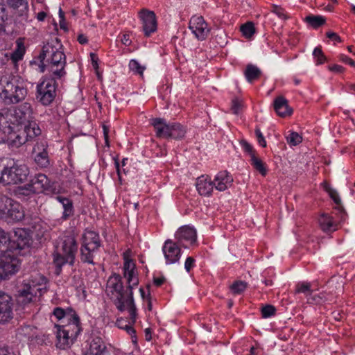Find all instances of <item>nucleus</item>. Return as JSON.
<instances>
[{
    "mask_svg": "<svg viewBox=\"0 0 355 355\" xmlns=\"http://www.w3.org/2000/svg\"><path fill=\"white\" fill-rule=\"evenodd\" d=\"M90 57H91L92 64L93 67L94 69H97L98 67V58L97 55L95 53H91Z\"/></svg>",
    "mask_w": 355,
    "mask_h": 355,
    "instance_id": "obj_57",
    "label": "nucleus"
},
{
    "mask_svg": "<svg viewBox=\"0 0 355 355\" xmlns=\"http://www.w3.org/2000/svg\"><path fill=\"white\" fill-rule=\"evenodd\" d=\"M22 131L24 132L27 141L31 140L41 134V130L34 120L24 123Z\"/></svg>",
    "mask_w": 355,
    "mask_h": 355,
    "instance_id": "obj_30",
    "label": "nucleus"
},
{
    "mask_svg": "<svg viewBox=\"0 0 355 355\" xmlns=\"http://www.w3.org/2000/svg\"><path fill=\"white\" fill-rule=\"evenodd\" d=\"M248 287V284L244 281H235L230 286V289L234 295H240Z\"/></svg>",
    "mask_w": 355,
    "mask_h": 355,
    "instance_id": "obj_39",
    "label": "nucleus"
},
{
    "mask_svg": "<svg viewBox=\"0 0 355 355\" xmlns=\"http://www.w3.org/2000/svg\"><path fill=\"white\" fill-rule=\"evenodd\" d=\"M57 78L51 75L44 76L36 86L35 97L42 105H50L57 95Z\"/></svg>",
    "mask_w": 355,
    "mask_h": 355,
    "instance_id": "obj_7",
    "label": "nucleus"
},
{
    "mask_svg": "<svg viewBox=\"0 0 355 355\" xmlns=\"http://www.w3.org/2000/svg\"><path fill=\"white\" fill-rule=\"evenodd\" d=\"M123 276L127 279L128 290L132 291L134 286L139 284V279L135 270V264L132 260L127 259L123 264Z\"/></svg>",
    "mask_w": 355,
    "mask_h": 355,
    "instance_id": "obj_21",
    "label": "nucleus"
},
{
    "mask_svg": "<svg viewBox=\"0 0 355 355\" xmlns=\"http://www.w3.org/2000/svg\"><path fill=\"white\" fill-rule=\"evenodd\" d=\"M56 200L62 205L63 214L62 218L67 220L69 217L72 216L74 214V208L73 202L71 199L63 196H56Z\"/></svg>",
    "mask_w": 355,
    "mask_h": 355,
    "instance_id": "obj_29",
    "label": "nucleus"
},
{
    "mask_svg": "<svg viewBox=\"0 0 355 355\" xmlns=\"http://www.w3.org/2000/svg\"><path fill=\"white\" fill-rule=\"evenodd\" d=\"M326 35L328 38H329L334 41L338 42H341V39H340V36L334 32H331V31L327 32L326 33Z\"/></svg>",
    "mask_w": 355,
    "mask_h": 355,
    "instance_id": "obj_54",
    "label": "nucleus"
},
{
    "mask_svg": "<svg viewBox=\"0 0 355 355\" xmlns=\"http://www.w3.org/2000/svg\"><path fill=\"white\" fill-rule=\"evenodd\" d=\"M77 40H78V42L81 44H85L88 42L87 37L84 34L78 35Z\"/></svg>",
    "mask_w": 355,
    "mask_h": 355,
    "instance_id": "obj_60",
    "label": "nucleus"
},
{
    "mask_svg": "<svg viewBox=\"0 0 355 355\" xmlns=\"http://www.w3.org/2000/svg\"><path fill=\"white\" fill-rule=\"evenodd\" d=\"M241 144L243 149L245 152L249 153V155L250 156V159H251L252 155H255L254 150H253V147L249 143H248L246 141H242Z\"/></svg>",
    "mask_w": 355,
    "mask_h": 355,
    "instance_id": "obj_50",
    "label": "nucleus"
},
{
    "mask_svg": "<svg viewBox=\"0 0 355 355\" xmlns=\"http://www.w3.org/2000/svg\"><path fill=\"white\" fill-rule=\"evenodd\" d=\"M196 187L198 193L202 196H211L215 188L213 180L208 175H201L198 178Z\"/></svg>",
    "mask_w": 355,
    "mask_h": 355,
    "instance_id": "obj_25",
    "label": "nucleus"
},
{
    "mask_svg": "<svg viewBox=\"0 0 355 355\" xmlns=\"http://www.w3.org/2000/svg\"><path fill=\"white\" fill-rule=\"evenodd\" d=\"M78 246L74 236L71 234L66 235L62 239L60 248L57 247L53 253V263L60 269L66 263L73 265Z\"/></svg>",
    "mask_w": 355,
    "mask_h": 355,
    "instance_id": "obj_5",
    "label": "nucleus"
},
{
    "mask_svg": "<svg viewBox=\"0 0 355 355\" xmlns=\"http://www.w3.org/2000/svg\"><path fill=\"white\" fill-rule=\"evenodd\" d=\"M56 335V347L59 349L69 348L76 340L82 331L80 322H70L65 324H55Z\"/></svg>",
    "mask_w": 355,
    "mask_h": 355,
    "instance_id": "obj_6",
    "label": "nucleus"
},
{
    "mask_svg": "<svg viewBox=\"0 0 355 355\" xmlns=\"http://www.w3.org/2000/svg\"><path fill=\"white\" fill-rule=\"evenodd\" d=\"M340 60L342 62H343L345 63H347V64H349L351 66H355L354 61L352 59H351L350 58H349L348 56L345 55L341 54L340 55Z\"/></svg>",
    "mask_w": 355,
    "mask_h": 355,
    "instance_id": "obj_55",
    "label": "nucleus"
},
{
    "mask_svg": "<svg viewBox=\"0 0 355 355\" xmlns=\"http://www.w3.org/2000/svg\"><path fill=\"white\" fill-rule=\"evenodd\" d=\"M296 293H304L306 296L311 295V284L308 282L298 283L296 286Z\"/></svg>",
    "mask_w": 355,
    "mask_h": 355,
    "instance_id": "obj_43",
    "label": "nucleus"
},
{
    "mask_svg": "<svg viewBox=\"0 0 355 355\" xmlns=\"http://www.w3.org/2000/svg\"><path fill=\"white\" fill-rule=\"evenodd\" d=\"M8 5L16 9L19 7H24L26 8L28 7V2L26 0H7Z\"/></svg>",
    "mask_w": 355,
    "mask_h": 355,
    "instance_id": "obj_47",
    "label": "nucleus"
},
{
    "mask_svg": "<svg viewBox=\"0 0 355 355\" xmlns=\"http://www.w3.org/2000/svg\"><path fill=\"white\" fill-rule=\"evenodd\" d=\"M114 165H115V168H116V173H117V175H118V178H119V180L121 182V174H122V172H123L124 173H125V168H123V170H121V166L120 165V163L119 162V161L114 158Z\"/></svg>",
    "mask_w": 355,
    "mask_h": 355,
    "instance_id": "obj_52",
    "label": "nucleus"
},
{
    "mask_svg": "<svg viewBox=\"0 0 355 355\" xmlns=\"http://www.w3.org/2000/svg\"><path fill=\"white\" fill-rule=\"evenodd\" d=\"M274 109L277 114L282 117L289 116L293 112V110L288 104V101L282 96H277L275 99Z\"/></svg>",
    "mask_w": 355,
    "mask_h": 355,
    "instance_id": "obj_28",
    "label": "nucleus"
},
{
    "mask_svg": "<svg viewBox=\"0 0 355 355\" xmlns=\"http://www.w3.org/2000/svg\"><path fill=\"white\" fill-rule=\"evenodd\" d=\"M37 148L39 149V146L34 148V152L35 153L34 159L37 166L42 168L48 167L50 164L48 152L45 148H43L42 151L37 152Z\"/></svg>",
    "mask_w": 355,
    "mask_h": 355,
    "instance_id": "obj_31",
    "label": "nucleus"
},
{
    "mask_svg": "<svg viewBox=\"0 0 355 355\" xmlns=\"http://www.w3.org/2000/svg\"><path fill=\"white\" fill-rule=\"evenodd\" d=\"M165 280L166 279L164 277H154L153 282L155 286H160L164 284Z\"/></svg>",
    "mask_w": 355,
    "mask_h": 355,
    "instance_id": "obj_58",
    "label": "nucleus"
},
{
    "mask_svg": "<svg viewBox=\"0 0 355 355\" xmlns=\"http://www.w3.org/2000/svg\"><path fill=\"white\" fill-rule=\"evenodd\" d=\"M274 12L276 13V15H278V17L279 18H282V19L286 18V15L284 13V10L279 7H277V6L275 7Z\"/></svg>",
    "mask_w": 355,
    "mask_h": 355,
    "instance_id": "obj_56",
    "label": "nucleus"
},
{
    "mask_svg": "<svg viewBox=\"0 0 355 355\" xmlns=\"http://www.w3.org/2000/svg\"><path fill=\"white\" fill-rule=\"evenodd\" d=\"M151 124L154 127L156 136L159 138L181 139L186 133L185 128L179 123H166L161 118L153 119Z\"/></svg>",
    "mask_w": 355,
    "mask_h": 355,
    "instance_id": "obj_8",
    "label": "nucleus"
},
{
    "mask_svg": "<svg viewBox=\"0 0 355 355\" xmlns=\"http://www.w3.org/2000/svg\"><path fill=\"white\" fill-rule=\"evenodd\" d=\"M329 70L334 72L341 73L343 71V67L340 65L334 64L329 67Z\"/></svg>",
    "mask_w": 355,
    "mask_h": 355,
    "instance_id": "obj_59",
    "label": "nucleus"
},
{
    "mask_svg": "<svg viewBox=\"0 0 355 355\" xmlns=\"http://www.w3.org/2000/svg\"><path fill=\"white\" fill-rule=\"evenodd\" d=\"M255 135H256V137H257V141H258V143L259 144V145L261 146L262 147H266V141L264 137L263 136V134L261 133L260 129L257 128L255 130Z\"/></svg>",
    "mask_w": 355,
    "mask_h": 355,
    "instance_id": "obj_49",
    "label": "nucleus"
},
{
    "mask_svg": "<svg viewBox=\"0 0 355 355\" xmlns=\"http://www.w3.org/2000/svg\"><path fill=\"white\" fill-rule=\"evenodd\" d=\"M175 239L180 245L187 248L196 242V230L189 225L182 226L175 232Z\"/></svg>",
    "mask_w": 355,
    "mask_h": 355,
    "instance_id": "obj_14",
    "label": "nucleus"
},
{
    "mask_svg": "<svg viewBox=\"0 0 355 355\" xmlns=\"http://www.w3.org/2000/svg\"><path fill=\"white\" fill-rule=\"evenodd\" d=\"M196 260L192 257L187 258L184 262V268L189 272L195 266Z\"/></svg>",
    "mask_w": 355,
    "mask_h": 355,
    "instance_id": "obj_48",
    "label": "nucleus"
},
{
    "mask_svg": "<svg viewBox=\"0 0 355 355\" xmlns=\"http://www.w3.org/2000/svg\"><path fill=\"white\" fill-rule=\"evenodd\" d=\"M103 134L105 136V141H106V142H107L109 129L105 125H103Z\"/></svg>",
    "mask_w": 355,
    "mask_h": 355,
    "instance_id": "obj_64",
    "label": "nucleus"
},
{
    "mask_svg": "<svg viewBox=\"0 0 355 355\" xmlns=\"http://www.w3.org/2000/svg\"><path fill=\"white\" fill-rule=\"evenodd\" d=\"M100 245L101 241L98 234L94 231L85 230L82 236L81 261L94 265V253L99 248Z\"/></svg>",
    "mask_w": 355,
    "mask_h": 355,
    "instance_id": "obj_10",
    "label": "nucleus"
},
{
    "mask_svg": "<svg viewBox=\"0 0 355 355\" xmlns=\"http://www.w3.org/2000/svg\"><path fill=\"white\" fill-rule=\"evenodd\" d=\"M106 291L108 295L114 300L117 309L124 311L126 308H130L131 315L134 321V299L132 291H124L121 277L114 274L110 276L107 282Z\"/></svg>",
    "mask_w": 355,
    "mask_h": 355,
    "instance_id": "obj_2",
    "label": "nucleus"
},
{
    "mask_svg": "<svg viewBox=\"0 0 355 355\" xmlns=\"http://www.w3.org/2000/svg\"><path fill=\"white\" fill-rule=\"evenodd\" d=\"M139 15L142 21L144 34L148 37L157 30L155 14L153 11L143 9L139 12Z\"/></svg>",
    "mask_w": 355,
    "mask_h": 355,
    "instance_id": "obj_19",
    "label": "nucleus"
},
{
    "mask_svg": "<svg viewBox=\"0 0 355 355\" xmlns=\"http://www.w3.org/2000/svg\"><path fill=\"white\" fill-rule=\"evenodd\" d=\"M46 279L38 272H35L31 277L24 281L23 284L19 288L17 301L19 303L26 304L32 301L33 297H36L46 291Z\"/></svg>",
    "mask_w": 355,
    "mask_h": 355,
    "instance_id": "obj_4",
    "label": "nucleus"
},
{
    "mask_svg": "<svg viewBox=\"0 0 355 355\" xmlns=\"http://www.w3.org/2000/svg\"><path fill=\"white\" fill-rule=\"evenodd\" d=\"M53 314L58 320H66L67 323L80 322L79 316L72 308L64 309L61 307H56L54 309Z\"/></svg>",
    "mask_w": 355,
    "mask_h": 355,
    "instance_id": "obj_26",
    "label": "nucleus"
},
{
    "mask_svg": "<svg viewBox=\"0 0 355 355\" xmlns=\"http://www.w3.org/2000/svg\"><path fill=\"white\" fill-rule=\"evenodd\" d=\"M18 195L28 196L31 194H35L33 191L31 182L24 186L19 187L17 189Z\"/></svg>",
    "mask_w": 355,
    "mask_h": 355,
    "instance_id": "obj_45",
    "label": "nucleus"
},
{
    "mask_svg": "<svg viewBox=\"0 0 355 355\" xmlns=\"http://www.w3.org/2000/svg\"><path fill=\"white\" fill-rule=\"evenodd\" d=\"M46 15L44 12H40L37 14V19L39 21H43L45 17H46Z\"/></svg>",
    "mask_w": 355,
    "mask_h": 355,
    "instance_id": "obj_63",
    "label": "nucleus"
},
{
    "mask_svg": "<svg viewBox=\"0 0 355 355\" xmlns=\"http://www.w3.org/2000/svg\"><path fill=\"white\" fill-rule=\"evenodd\" d=\"M306 22L314 28H317L325 23V18L321 15H309L305 18Z\"/></svg>",
    "mask_w": 355,
    "mask_h": 355,
    "instance_id": "obj_38",
    "label": "nucleus"
},
{
    "mask_svg": "<svg viewBox=\"0 0 355 355\" xmlns=\"http://www.w3.org/2000/svg\"><path fill=\"white\" fill-rule=\"evenodd\" d=\"M34 193H42L51 190V182L43 173H38L30 181Z\"/></svg>",
    "mask_w": 355,
    "mask_h": 355,
    "instance_id": "obj_22",
    "label": "nucleus"
},
{
    "mask_svg": "<svg viewBox=\"0 0 355 355\" xmlns=\"http://www.w3.org/2000/svg\"><path fill=\"white\" fill-rule=\"evenodd\" d=\"M177 241L167 239L162 247V252L166 259V264L177 263L181 257V249Z\"/></svg>",
    "mask_w": 355,
    "mask_h": 355,
    "instance_id": "obj_16",
    "label": "nucleus"
},
{
    "mask_svg": "<svg viewBox=\"0 0 355 355\" xmlns=\"http://www.w3.org/2000/svg\"><path fill=\"white\" fill-rule=\"evenodd\" d=\"M62 46L58 42L57 46H54L51 43L44 45L42 52L40 55V58L45 62L44 66L41 68V71L44 72L45 70L48 71V75L53 76L58 79L64 78L67 72L64 69L66 66V55L61 50Z\"/></svg>",
    "mask_w": 355,
    "mask_h": 355,
    "instance_id": "obj_1",
    "label": "nucleus"
},
{
    "mask_svg": "<svg viewBox=\"0 0 355 355\" xmlns=\"http://www.w3.org/2000/svg\"><path fill=\"white\" fill-rule=\"evenodd\" d=\"M29 174L26 165L13 159L0 160V183L3 185L17 184L24 182Z\"/></svg>",
    "mask_w": 355,
    "mask_h": 355,
    "instance_id": "obj_3",
    "label": "nucleus"
},
{
    "mask_svg": "<svg viewBox=\"0 0 355 355\" xmlns=\"http://www.w3.org/2000/svg\"><path fill=\"white\" fill-rule=\"evenodd\" d=\"M6 214V217L3 218L2 220H5L8 223L20 221L24 217V212L22 209V207L16 201L12 202L11 205L7 209Z\"/></svg>",
    "mask_w": 355,
    "mask_h": 355,
    "instance_id": "obj_24",
    "label": "nucleus"
},
{
    "mask_svg": "<svg viewBox=\"0 0 355 355\" xmlns=\"http://www.w3.org/2000/svg\"><path fill=\"white\" fill-rule=\"evenodd\" d=\"M14 200L6 196L0 194V218L6 217V211Z\"/></svg>",
    "mask_w": 355,
    "mask_h": 355,
    "instance_id": "obj_36",
    "label": "nucleus"
},
{
    "mask_svg": "<svg viewBox=\"0 0 355 355\" xmlns=\"http://www.w3.org/2000/svg\"><path fill=\"white\" fill-rule=\"evenodd\" d=\"M22 57H23V53L19 51H15L12 56V59L15 61H17L19 60L22 59Z\"/></svg>",
    "mask_w": 355,
    "mask_h": 355,
    "instance_id": "obj_61",
    "label": "nucleus"
},
{
    "mask_svg": "<svg viewBox=\"0 0 355 355\" xmlns=\"http://www.w3.org/2000/svg\"><path fill=\"white\" fill-rule=\"evenodd\" d=\"M18 255L11 252L0 257V280L18 271L20 266Z\"/></svg>",
    "mask_w": 355,
    "mask_h": 355,
    "instance_id": "obj_13",
    "label": "nucleus"
},
{
    "mask_svg": "<svg viewBox=\"0 0 355 355\" xmlns=\"http://www.w3.org/2000/svg\"><path fill=\"white\" fill-rule=\"evenodd\" d=\"M27 95V89L21 81L12 78L8 81L0 92V98L5 104H15L23 101Z\"/></svg>",
    "mask_w": 355,
    "mask_h": 355,
    "instance_id": "obj_9",
    "label": "nucleus"
},
{
    "mask_svg": "<svg viewBox=\"0 0 355 355\" xmlns=\"http://www.w3.org/2000/svg\"><path fill=\"white\" fill-rule=\"evenodd\" d=\"M233 181V177L227 171L218 172L213 180L215 189L219 191H224L230 188Z\"/></svg>",
    "mask_w": 355,
    "mask_h": 355,
    "instance_id": "obj_23",
    "label": "nucleus"
},
{
    "mask_svg": "<svg viewBox=\"0 0 355 355\" xmlns=\"http://www.w3.org/2000/svg\"><path fill=\"white\" fill-rule=\"evenodd\" d=\"M10 241L8 234L0 227V257L12 252Z\"/></svg>",
    "mask_w": 355,
    "mask_h": 355,
    "instance_id": "obj_33",
    "label": "nucleus"
},
{
    "mask_svg": "<svg viewBox=\"0 0 355 355\" xmlns=\"http://www.w3.org/2000/svg\"><path fill=\"white\" fill-rule=\"evenodd\" d=\"M126 310L129 312V319L128 320V324H125V325H122V322H124L123 319H119L116 320V324L117 326L121 328L126 330V331L130 334H135V331L134 328L132 327V325L135 323L137 320V309L135 304L134 305V311H135V318L134 321L132 320V315H131V311L130 308H126Z\"/></svg>",
    "mask_w": 355,
    "mask_h": 355,
    "instance_id": "obj_32",
    "label": "nucleus"
},
{
    "mask_svg": "<svg viewBox=\"0 0 355 355\" xmlns=\"http://www.w3.org/2000/svg\"><path fill=\"white\" fill-rule=\"evenodd\" d=\"M302 141V137L296 132H291L286 136V141L290 146H297Z\"/></svg>",
    "mask_w": 355,
    "mask_h": 355,
    "instance_id": "obj_42",
    "label": "nucleus"
},
{
    "mask_svg": "<svg viewBox=\"0 0 355 355\" xmlns=\"http://www.w3.org/2000/svg\"><path fill=\"white\" fill-rule=\"evenodd\" d=\"M251 165L259 171L263 176H265L267 173V168L265 164L255 155H252L250 159Z\"/></svg>",
    "mask_w": 355,
    "mask_h": 355,
    "instance_id": "obj_37",
    "label": "nucleus"
},
{
    "mask_svg": "<svg viewBox=\"0 0 355 355\" xmlns=\"http://www.w3.org/2000/svg\"><path fill=\"white\" fill-rule=\"evenodd\" d=\"M320 229L326 233H331L338 230V223L328 214H322L318 218Z\"/></svg>",
    "mask_w": 355,
    "mask_h": 355,
    "instance_id": "obj_27",
    "label": "nucleus"
},
{
    "mask_svg": "<svg viewBox=\"0 0 355 355\" xmlns=\"http://www.w3.org/2000/svg\"><path fill=\"white\" fill-rule=\"evenodd\" d=\"M313 56L315 60L316 64H322L326 60V57L324 55L320 46H317L313 51Z\"/></svg>",
    "mask_w": 355,
    "mask_h": 355,
    "instance_id": "obj_44",
    "label": "nucleus"
},
{
    "mask_svg": "<svg viewBox=\"0 0 355 355\" xmlns=\"http://www.w3.org/2000/svg\"><path fill=\"white\" fill-rule=\"evenodd\" d=\"M329 195H330L331 198H332V200H334V202L336 205V207H335V209L337 210V211H338L337 214L340 216V222L345 221L346 219V217H347V214H346L343 205H341V200L340 198V196H339L338 192L335 190H331L329 192Z\"/></svg>",
    "mask_w": 355,
    "mask_h": 355,
    "instance_id": "obj_34",
    "label": "nucleus"
},
{
    "mask_svg": "<svg viewBox=\"0 0 355 355\" xmlns=\"http://www.w3.org/2000/svg\"><path fill=\"white\" fill-rule=\"evenodd\" d=\"M33 109L31 103L25 102L21 104L17 108L14 110V113L11 111H6L5 114H0V124L8 123L7 119L12 121L11 118H15V123L17 125L26 123L29 121H33Z\"/></svg>",
    "mask_w": 355,
    "mask_h": 355,
    "instance_id": "obj_11",
    "label": "nucleus"
},
{
    "mask_svg": "<svg viewBox=\"0 0 355 355\" xmlns=\"http://www.w3.org/2000/svg\"><path fill=\"white\" fill-rule=\"evenodd\" d=\"M60 26L61 29L64 31H67V24L65 21V19H60Z\"/></svg>",
    "mask_w": 355,
    "mask_h": 355,
    "instance_id": "obj_62",
    "label": "nucleus"
},
{
    "mask_svg": "<svg viewBox=\"0 0 355 355\" xmlns=\"http://www.w3.org/2000/svg\"><path fill=\"white\" fill-rule=\"evenodd\" d=\"M129 69L134 73L139 74L141 76H143L144 71L146 69L145 66H142L140 63L136 60H131L129 62Z\"/></svg>",
    "mask_w": 355,
    "mask_h": 355,
    "instance_id": "obj_40",
    "label": "nucleus"
},
{
    "mask_svg": "<svg viewBox=\"0 0 355 355\" xmlns=\"http://www.w3.org/2000/svg\"><path fill=\"white\" fill-rule=\"evenodd\" d=\"M241 31L244 37L246 38L251 37L255 33V28L254 24L248 21L241 26Z\"/></svg>",
    "mask_w": 355,
    "mask_h": 355,
    "instance_id": "obj_41",
    "label": "nucleus"
},
{
    "mask_svg": "<svg viewBox=\"0 0 355 355\" xmlns=\"http://www.w3.org/2000/svg\"><path fill=\"white\" fill-rule=\"evenodd\" d=\"M88 345V352L85 355H111V346L108 347L99 336H92Z\"/></svg>",
    "mask_w": 355,
    "mask_h": 355,
    "instance_id": "obj_18",
    "label": "nucleus"
},
{
    "mask_svg": "<svg viewBox=\"0 0 355 355\" xmlns=\"http://www.w3.org/2000/svg\"><path fill=\"white\" fill-rule=\"evenodd\" d=\"M276 309L272 305H266L261 309L262 317L264 318H270L275 315Z\"/></svg>",
    "mask_w": 355,
    "mask_h": 355,
    "instance_id": "obj_46",
    "label": "nucleus"
},
{
    "mask_svg": "<svg viewBox=\"0 0 355 355\" xmlns=\"http://www.w3.org/2000/svg\"><path fill=\"white\" fill-rule=\"evenodd\" d=\"M8 19V13L6 8L0 5V24L3 26L4 22Z\"/></svg>",
    "mask_w": 355,
    "mask_h": 355,
    "instance_id": "obj_51",
    "label": "nucleus"
},
{
    "mask_svg": "<svg viewBox=\"0 0 355 355\" xmlns=\"http://www.w3.org/2000/svg\"><path fill=\"white\" fill-rule=\"evenodd\" d=\"M241 104L238 100L232 101V111L234 114H237L239 112Z\"/></svg>",
    "mask_w": 355,
    "mask_h": 355,
    "instance_id": "obj_53",
    "label": "nucleus"
},
{
    "mask_svg": "<svg viewBox=\"0 0 355 355\" xmlns=\"http://www.w3.org/2000/svg\"><path fill=\"white\" fill-rule=\"evenodd\" d=\"M17 127L18 125L12 121H10V125L8 126L9 143L10 146L13 148H19L28 141L22 130L17 129L16 130Z\"/></svg>",
    "mask_w": 355,
    "mask_h": 355,
    "instance_id": "obj_20",
    "label": "nucleus"
},
{
    "mask_svg": "<svg viewBox=\"0 0 355 355\" xmlns=\"http://www.w3.org/2000/svg\"><path fill=\"white\" fill-rule=\"evenodd\" d=\"M189 28L198 40H205L210 32L208 24L202 16H193L189 21Z\"/></svg>",
    "mask_w": 355,
    "mask_h": 355,
    "instance_id": "obj_15",
    "label": "nucleus"
},
{
    "mask_svg": "<svg viewBox=\"0 0 355 355\" xmlns=\"http://www.w3.org/2000/svg\"><path fill=\"white\" fill-rule=\"evenodd\" d=\"M10 238V248H11L12 253L21 254V251L28 248L31 245V236L24 229L15 230Z\"/></svg>",
    "mask_w": 355,
    "mask_h": 355,
    "instance_id": "obj_12",
    "label": "nucleus"
},
{
    "mask_svg": "<svg viewBox=\"0 0 355 355\" xmlns=\"http://www.w3.org/2000/svg\"><path fill=\"white\" fill-rule=\"evenodd\" d=\"M12 318V298L5 292L0 291V323H6L10 320Z\"/></svg>",
    "mask_w": 355,
    "mask_h": 355,
    "instance_id": "obj_17",
    "label": "nucleus"
},
{
    "mask_svg": "<svg viewBox=\"0 0 355 355\" xmlns=\"http://www.w3.org/2000/svg\"><path fill=\"white\" fill-rule=\"evenodd\" d=\"M244 74L247 80L252 83L260 77L261 71L257 66L249 64L246 66Z\"/></svg>",
    "mask_w": 355,
    "mask_h": 355,
    "instance_id": "obj_35",
    "label": "nucleus"
}]
</instances>
